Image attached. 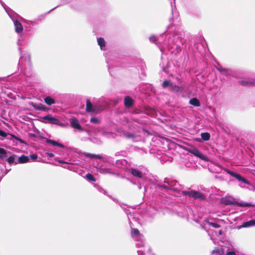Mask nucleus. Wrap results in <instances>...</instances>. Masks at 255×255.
Wrapping results in <instances>:
<instances>
[{
	"mask_svg": "<svg viewBox=\"0 0 255 255\" xmlns=\"http://www.w3.org/2000/svg\"><path fill=\"white\" fill-rule=\"evenodd\" d=\"M182 194L185 196H188L189 197H192L194 199H200L201 200H204L205 196L199 192L194 190L191 191H183Z\"/></svg>",
	"mask_w": 255,
	"mask_h": 255,
	"instance_id": "f257e3e1",
	"label": "nucleus"
},
{
	"mask_svg": "<svg viewBox=\"0 0 255 255\" xmlns=\"http://www.w3.org/2000/svg\"><path fill=\"white\" fill-rule=\"evenodd\" d=\"M184 149L202 159H205V155L195 147L193 146L190 148L184 147Z\"/></svg>",
	"mask_w": 255,
	"mask_h": 255,
	"instance_id": "f03ea898",
	"label": "nucleus"
},
{
	"mask_svg": "<svg viewBox=\"0 0 255 255\" xmlns=\"http://www.w3.org/2000/svg\"><path fill=\"white\" fill-rule=\"evenodd\" d=\"M223 202L224 204H225L226 205H237L240 207H250V206H251V205L249 203H239V202L235 201L234 200L231 199H224L223 200Z\"/></svg>",
	"mask_w": 255,
	"mask_h": 255,
	"instance_id": "7ed1b4c3",
	"label": "nucleus"
},
{
	"mask_svg": "<svg viewBox=\"0 0 255 255\" xmlns=\"http://www.w3.org/2000/svg\"><path fill=\"white\" fill-rule=\"evenodd\" d=\"M226 172L231 175L233 177H234L237 179H238L240 181H242L243 183L247 184L248 185L250 184V182L246 179H245L244 177L241 176L240 174L235 173L234 172L231 171L229 170H226Z\"/></svg>",
	"mask_w": 255,
	"mask_h": 255,
	"instance_id": "20e7f679",
	"label": "nucleus"
},
{
	"mask_svg": "<svg viewBox=\"0 0 255 255\" xmlns=\"http://www.w3.org/2000/svg\"><path fill=\"white\" fill-rule=\"evenodd\" d=\"M43 119L48 120L50 124L59 125L60 123V121L58 119L53 117L50 115L43 117Z\"/></svg>",
	"mask_w": 255,
	"mask_h": 255,
	"instance_id": "39448f33",
	"label": "nucleus"
},
{
	"mask_svg": "<svg viewBox=\"0 0 255 255\" xmlns=\"http://www.w3.org/2000/svg\"><path fill=\"white\" fill-rule=\"evenodd\" d=\"M70 122L71 126L75 128L78 129L80 130H82L83 128L80 124L79 123L78 120L76 118H72L70 119Z\"/></svg>",
	"mask_w": 255,
	"mask_h": 255,
	"instance_id": "423d86ee",
	"label": "nucleus"
},
{
	"mask_svg": "<svg viewBox=\"0 0 255 255\" xmlns=\"http://www.w3.org/2000/svg\"><path fill=\"white\" fill-rule=\"evenodd\" d=\"M87 112H95L97 113L96 107H94L90 100H87L86 101V109Z\"/></svg>",
	"mask_w": 255,
	"mask_h": 255,
	"instance_id": "0eeeda50",
	"label": "nucleus"
},
{
	"mask_svg": "<svg viewBox=\"0 0 255 255\" xmlns=\"http://www.w3.org/2000/svg\"><path fill=\"white\" fill-rule=\"evenodd\" d=\"M133 100L129 96H126L124 100V105L126 108H129L132 106Z\"/></svg>",
	"mask_w": 255,
	"mask_h": 255,
	"instance_id": "6e6552de",
	"label": "nucleus"
},
{
	"mask_svg": "<svg viewBox=\"0 0 255 255\" xmlns=\"http://www.w3.org/2000/svg\"><path fill=\"white\" fill-rule=\"evenodd\" d=\"M15 30L17 33H20L23 31V27L21 23L17 20L14 22Z\"/></svg>",
	"mask_w": 255,
	"mask_h": 255,
	"instance_id": "1a4fd4ad",
	"label": "nucleus"
},
{
	"mask_svg": "<svg viewBox=\"0 0 255 255\" xmlns=\"http://www.w3.org/2000/svg\"><path fill=\"white\" fill-rule=\"evenodd\" d=\"M130 172L132 174V175L135 177H138L140 178H141L143 177L142 173L137 169L131 168L130 169Z\"/></svg>",
	"mask_w": 255,
	"mask_h": 255,
	"instance_id": "9d476101",
	"label": "nucleus"
},
{
	"mask_svg": "<svg viewBox=\"0 0 255 255\" xmlns=\"http://www.w3.org/2000/svg\"><path fill=\"white\" fill-rule=\"evenodd\" d=\"M46 142L49 144H51L54 146H57L61 148H64V145H63L61 143H58L56 141H55L54 140L50 139H47L46 140Z\"/></svg>",
	"mask_w": 255,
	"mask_h": 255,
	"instance_id": "9b49d317",
	"label": "nucleus"
},
{
	"mask_svg": "<svg viewBox=\"0 0 255 255\" xmlns=\"http://www.w3.org/2000/svg\"><path fill=\"white\" fill-rule=\"evenodd\" d=\"M239 82L241 85L243 86H255V80L252 81L242 80L240 81Z\"/></svg>",
	"mask_w": 255,
	"mask_h": 255,
	"instance_id": "f8f14e48",
	"label": "nucleus"
},
{
	"mask_svg": "<svg viewBox=\"0 0 255 255\" xmlns=\"http://www.w3.org/2000/svg\"><path fill=\"white\" fill-rule=\"evenodd\" d=\"M29 158L27 156L22 155L18 158V162L19 163H25L28 162Z\"/></svg>",
	"mask_w": 255,
	"mask_h": 255,
	"instance_id": "ddd939ff",
	"label": "nucleus"
},
{
	"mask_svg": "<svg viewBox=\"0 0 255 255\" xmlns=\"http://www.w3.org/2000/svg\"><path fill=\"white\" fill-rule=\"evenodd\" d=\"M189 104L195 107H199L200 106L199 100L196 98H194L190 100Z\"/></svg>",
	"mask_w": 255,
	"mask_h": 255,
	"instance_id": "4468645a",
	"label": "nucleus"
},
{
	"mask_svg": "<svg viewBox=\"0 0 255 255\" xmlns=\"http://www.w3.org/2000/svg\"><path fill=\"white\" fill-rule=\"evenodd\" d=\"M44 102L47 105L49 106H50L55 103L54 100L50 96H47L45 98Z\"/></svg>",
	"mask_w": 255,
	"mask_h": 255,
	"instance_id": "2eb2a0df",
	"label": "nucleus"
},
{
	"mask_svg": "<svg viewBox=\"0 0 255 255\" xmlns=\"http://www.w3.org/2000/svg\"><path fill=\"white\" fill-rule=\"evenodd\" d=\"M32 105L35 109L37 110L45 111L46 109V108L45 107V106L41 104H32Z\"/></svg>",
	"mask_w": 255,
	"mask_h": 255,
	"instance_id": "dca6fc26",
	"label": "nucleus"
},
{
	"mask_svg": "<svg viewBox=\"0 0 255 255\" xmlns=\"http://www.w3.org/2000/svg\"><path fill=\"white\" fill-rule=\"evenodd\" d=\"M255 225V220H251L248 222H245L243 223L241 227L246 228L249 226H252Z\"/></svg>",
	"mask_w": 255,
	"mask_h": 255,
	"instance_id": "f3484780",
	"label": "nucleus"
},
{
	"mask_svg": "<svg viewBox=\"0 0 255 255\" xmlns=\"http://www.w3.org/2000/svg\"><path fill=\"white\" fill-rule=\"evenodd\" d=\"M201 136L202 139L205 141H207L209 140L210 137V134L208 132L202 133Z\"/></svg>",
	"mask_w": 255,
	"mask_h": 255,
	"instance_id": "a211bd4d",
	"label": "nucleus"
},
{
	"mask_svg": "<svg viewBox=\"0 0 255 255\" xmlns=\"http://www.w3.org/2000/svg\"><path fill=\"white\" fill-rule=\"evenodd\" d=\"M98 44L100 46L101 48L102 49L103 47L105 46V42L104 38L102 37H100L98 39Z\"/></svg>",
	"mask_w": 255,
	"mask_h": 255,
	"instance_id": "6ab92c4d",
	"label": "nucleus"
},
{
	"mask_svg": "<svg viewBox=\"0 0 255 255\" xmlns=\"http://www.w3.org/2000/svg\"><path fill=\"white\" fill-rule=\"evenodd\" d=\"M170 90L171 91H174L178 92L181 90V88L179 86L177 85L171 84L170 86Z\"/></svg>",
	"mask_w": 255,
	"mask_h": 255,
	"instance_id": "aec40b11",
	"label": "nucleus"
},
{
	"mask_svg": "<svg viewBox=\"0 0 255 255\" xmlns=\"http://www.w3.org/2000/svg\"><path fill=\"white\" fill-rule=\"evenodd\" d=\"M86 156L91 158L101 159L102 158V157L99 155L93 154L91 153H88L86 154Z\"/></svg>",
	"mask_w": 255,
	"mask_h": 255,
	"instance_id": "412c9836",
	"label": "nucleus"
},
{
	"mask_svg": "<svg viewBox=\"0 0 255 255\" xmlns=\"http://www.w3.org/2000/svg\"><path fill=\"white\" fill-rule=\"evenodd\" d=\"M86 177L88 180H89L90 181H94V182L96 181L95 178L94 177V176L92 174H91L90 173L86 174Z\"/></svg>",
	"mask_w": 255,
	"mask_h": 255,
	"instance_id": "4be33fe9",
	"label": "nucleus"
},
{
	"mask_svg": "<svg viewBox=\"0 0 255 255\" xmlns=\"http://www.w3.org/2000/svg\"><path fill=\"white\" fill-rule=\"evenodd\" d=\"M171 84L170 81L168 80L164 81L162 84V86L163 88H166L169 86H171Z\"/></svg>",
	"mask_w": 255,
	"mask_h": 255,
	"instance_id": "5701e85b",
	"label": "nucleus"
},
{
	"mask_svg": "<svg viewBox=\"0 0 255 255\" xmlns=\"http://www.w3.org/2000/svg\"><path fill=\"white\" fill-rule=\"evenodd\" d=\"M6 150L2 148H0V158H3L6 156Z\"/></svg>",
	"mask_w": 255,
	"mask_h": 255,
	"instance_id": "b1692460",
	"label": "nucleus"
},
{
	"mask_svg": "<svg viewBox=\"0 0 255 255\" xmlns=\"http://www.w3.org/2000/svg\"><path fill=\"white\" fill-rule=\"evenodd\" d=\"M16 155H13L12 156H10L7 158V162L10 164H11L14 162L15 157Z\"/></svg>",
	"mask_w": 255,
	"mask_h": 255,
	"instance_id": "393cba45",
	"label": "nucleus"
},
{
	"mask_svg": "<svg viewBox=\"0 0 255 255\" xmlns=\"http://www.w3.org/2000/svg\"><path fill=\"white\" fill-rule=\"evenodd\" d=\"M90 122L94 124H99L100 120L96 117H93L91 118Z\"/></svg>",
	"mask_w": 255,
	"mask_h": 255,
	"instance_id": "a878e982",
	"label": "nucleus"
},
{
	"mask_svg": "<svg viewBox=\"0 0 255 255\" xmlns=\"http://www.w3.org/2000/svg\"><path fill=\"white\" fill-rule=\"evenodd\" d=\"M132 235L135 236H138L139 235V231L137 229H132Z\"/></svg>",
	"mask_w": 255,
	"mask_h": 255,
	"instance_id": "bb28decb",
	"label": "nucleus"
},
{
	"mask_svg": "<svg viewBox=\"0 0 255 255\" xmlns=\"http://www.w3.org/2000/svg\"><path fill=\"white\" fill-rule=\"evenodd\" d=\"M125 136L128 138H134L135 137V135L133 133H127L125 134Z\"/></svg>",
	"mask_w": 255,
	"mask_h": 255,
	"instance_id": "cd10ccee",
	"label": "nucleus"
},
{
	"mask_svg": "<svg viewBox=\"0 0 255 255\" xmlns=\"http://www.w3.org/2000/svg\"><path fill=\"white\" fill-rule=\"evenodd\" d=\"M10 135H11L13 138L16 139L17 140H18L20 143H25V144H27V143L22 139L15 136L14 135H12V134H10Z\"/></svg>",
	"mask_w": 255,
	"mask_h": 255,
	"instance_id": "c85d7f7f",
	"label": "nucleus"
},
{
	"mask_svg": "<svg viewBox=\"0 0 255 255\" xmlns=\"http://www.w3.org/2000/svg\"><path fill=\"white\" fill-rule=\"evenodd\" d=\"M209 225L212 226V227L213 228H220V225L217 224V223H209Z\"/></svg>",
	"mask_w": 255,
	"mask_h": 255,
	"instance_id": "c756f323",
	"label": "nucleus"
},
{
	"mask_svg": "<svg viewBox=\"0 0 255 255\" xmlns=\"http://www.w3.org/2000/svg\"><path fill=\"white\" fill-rule=\"evenodd\" d=\"M7 134H9V133H7L5 132L4 131H3L2 130L0 129V136L5 137L7 136ZM10 134H9V135Z\"/></svg>",
	"mask_w": 255,
	"mask_h": 255,
	"instance_id": "7c9ffc66",
	"label": "nucleus"
},
{
	"mask_svg": "<svg viewBox=\"0 0 255 255\" xmlns=\"http://www.w3.org/2000/svg\"><path fill=\"white\" fill-rule=\"evenodd\" d=\"M30 157L32 160H36L38 157L37 155L35 154L30 155Z\"/></svg>",
	"mask_w": 255,
	"mask_h": 255,
	"instance_id": "2f4dec72",
	"label": "nucleus"
},
{
	"mask_svg": "<svg viewBox=\"0 0 255 255\" xmlns=\"http://www.w3.org/2000/svg\"><path fill=\"white\" fill-rule=\"evenodd\" d=\"M226 255H236L234 252H228L227 253Z\"/></svg>",
	"mask_w": 255,
	"mask_h": 255,
	"instance_id": "473e14b6",
	"label": "nucleus"
},
{
	"mask_svg": "<svg viewBox=\"0 0 255 255\" xmlns=\"http://www.w3.org/2000/svg\"><path fill=\"white\" fill-rule=\"evenodd\" d=\"M46 154L50 157H53L54 155L53 153H50V152H47Z\"/></svg>",
	"mask_w": 255,
	"mask_h": 255,
	"instance_id": "72a5a7b5",
	"label": "nucleus"
},
{
	"mask_svg": "<svg viewBox=\"0 0 255 255\" xmlns=\"http://www.w3.org/2000/svg\"><path fill=\"white\" fill-rule=\"evenodd\" d=\"M150 41H151L152 42H155L156 41V38L154 36H151L150 38Z\"/></svg>",
	"mask_w": 255,
	"mask_h": 255,
	"instance_id": "f704fd0d",
	"label": "nucleus"
},
{
	"mask_svg": "<svg viewBox=\"0 0 255 255\" xmlns=\"http://www.w3.org/2000/svg\"><path fill=\"white\" fill-rule=\"evenodd\" d=\"M161 187H162L163 188H164V189H167L168 188V187L166 185H161Z\"/></svg>",
	"mask_w": 255,
	"mask_h": 255,
	"instance_id": "c9c22d12",
	"label": "nucleus"
},
{
	"mask_svg": "<svg viewBox=\"0 0 255 255\" xmlns=\"http://www.w3.org/2000/svg\"><path fill=\"white\" fill-rule=\"evenodd\" d=\"M212 253H219V252L218 250H213V251H212Z\"/></svg>",
	"mask_w": 255,
	"mask_h": 255,
	"instance_id": "e433bc0d",
	"label": "nucleus"
},
{
	"mask_svg": "<svg viewBox=\"0 0 255 255\" xmlns=\"http://www.w3.org/2000/svg\"><path fill=\"white\" fill-rule=\"evenodd\" d=\"M221 72H226V69H222V70H221Z\"/></svg>",
	"mask_w": 255,
	"mask_h": 255,
	"instance_id": "4c0bfd02",
	"label": "nucleus"
}]
</instances>
